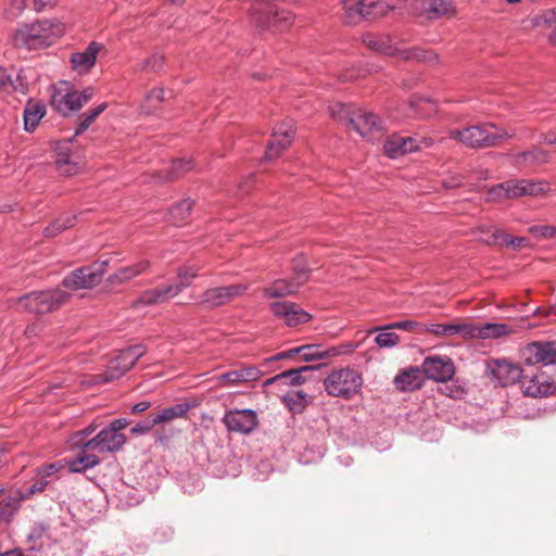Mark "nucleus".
<instances>
[{"label": "nucleus", "mask_w": 556, "mask_h": 556, "mask_svg": "<svg viewBox=\"0 0 556 556\" xmlns=\"http://www.w3.org/2000/svg\"><path fill=\"white\" fill-rule=\"evenodd\" d=\"M77 442L84 444L85 448L93 450L98 453H114L126 443V437L123 433H115L105 427L87 442Z\"/></svg>", "instance_id": "6ab92c4d"}, {"label": "nucleus", "mask_w": 556, "mask_h": 556, "mask_svg": "<svg viewBox=\"0 0 556 556\" xmlns=\"http://www.w3.org/2000/svg\"><path fill=\"white\" fill-rule=\"evenodd\" d=\"M108 108L105 102L99 104L98 106L89 110L84 114L81 122L75 130V136L83 134L85 130L89 128V126L94 122V119Z\"/></svg>", "instance_id": "37998d69"}, {"label": "nucleus", "mask_w": 556, "mask_h": 556, "mask_svg": "<svg viewBox=\"0 0 556 556\" xmlns=\"http://www.w3.org/2000/svg\"><path fill=\"white\" fill-rule=\"evenodd\" d=\"M513 129H502L494 124L475 125L462 130L451 131V137L469 148L497 147L508 138H513Z\"/></svg>", "instance_id": "7ed1b4c3"}, {"label": "nucleus", "mask_w": 556, "mask_h": 556, "mask_svg": "<svg viewBox=\"0 0 556 556\" xmlns=\"http://www.w3.org/2000/svg\"><path fill=\"white\" fill-rule=\"evenodd\" d=\"M55 167H62L67 161H72L68 142L55 143Z\"/></svg>", "instance_id": "de8ad7c7"}, {"label": "nucleus", "mask_w": 556, "mask_h": 556, "mask_svg": "<svg viewBox=\"0 0 556 556\" xmlns=\"http://www.w3.org/2000/svg\"><path fill=\"white\" fill-rule=\"evenodd\" d=\"M523 370L520 366L503 358L489 361L485 374L496 386L507 387L519 382L521 377H523Z\"/></svg>", "instance_id": "f8f14e48"}, {"label": "nucleus", "mask_w": 556, "mask_h": 556, "mask_svg": "<svg viewBox=\"0 0 556 556\" xmlns=\"http://www.w3.org/2000/svg\"><path fill=\"white\" fill-rule=\"evenodd\" d=\"M128 420L125 418H118L113 420L108 428L113 430L115 433H122L121 430L125 429L128 426Z\"/></svg>", "instance_id": "0e129e2a"}, {"label": "nucleus", "mask_w": 556, "mask_h": 556, "mask_svg": "<svg viewBox=\"0 0 556 556\" xmlns=\"http://www.w3.org/2000/svg\"><path fill=\"white\" fill-rule=\"evenodd\" d=\"M551 153L540 147H532L513 155V164L520 168H538L551 163Z\"/></svg>", "instance_id": "393cba45"}, {"label": "nucleus", "mask_w": 556, "mask_h": 556, "mask_svg": "<svg viewBox=\"0 0 556 556\" xmlns=\"http://www.w3.org/2000/svg\"><path fill=\"white\" fill-rule=\"evenodd\" d=\"M109 261L94 262L73 270L62 280V287L70 290L91 289L99 285L106 271Z\"/></svg>", "instance_id": "9d476101"}, {"label": "nucleus", "mask_w": 556, "mask_h": 556, "mask_svg": "<svg viewBox=\"0 0 556 556\" xmlns=\"http://www.w3.org/2000/svg\"><path fill=\"white\" fill-rule=\"evenodd\" d=\"M94 90L88 87L81 91H56L52 96V106L62 115H67L73 111H78L85 103L93 97Z\"/></svg>", "instance_id": "2eb2a0df"}, {"label": "nucleus", "mask_w": 556, "mask_h": 556, "mask_svg": "<svg viewBox=\"0 0 556 556\" xmlns=\"http://www.w3.org/2000/svg\"><path fill=\"white\" fill-rule=\"evenodd\" d=\"M193 168V163L188 159H179L173 161L170 167L165 174L160 173L157 179L160 181H173L179 179L185 174L189 173Z\"/></svg>", "instance_id": "72a5a7b5"}, {"label": "nucleus", "mask_w": 556, "mask_h": 556, "mask_svg": "<svg viewBox=\"0 0 556 556\" xmlns=\"http://www.w3.org/2000/svg\"><path fill=\"white\" fill-rule=\"evenodd\" d=\"M198 271L199 267L195 266L181 267L178 270L177 282L143 291L136 304L154 305L167 302L189 287L192 279L198 276Z\"/></svg>", "instance_id": "39448f33"}, {"label": "nucleus", "mask_w": 556, "mask_h": 556, "mask_svg": "<svg viewBox=\"0 0 556 556\" xmlns=\"http://www.w3.org/2000/svg\"><path fill=\"white\" fill-rule=\"evenodd\" d=\"M375 342L379 348L389 349L393 348L400 342V337L395 332L382 331L376 338Z\"/></svg>", "instance_id": "49530a36"}, {"label": "nucleus", "mask_w": 556, "mask_h": 556, "mask_svg": "<svg viewBox=\"0 0 556 556\" xmlns=\"http://www.w3.org/2000/svg\"><path fill=\"white\" fill-rule=\"evenodd\" d=\"M510 333V327L506 324L486 323L481 326V339L501 338Z\"/></svg>", "instance_id": "79ce46f5"}, {"label": "nucleus", "mask_w": 556, "mask_h": 556, "mask_svg": "<svg viewBox=\"0 0 556 556\" xmlns=\"http://www.w3.org/2000/svg\"><path fill=\"white\" fill-rule=\"evenodd\" d=\"M533 233L540 235L543 238L556 237V227L553 226H534L531 228Z\"/></svg>", "instance_id": "bf43d9fd"}, {"label": "nucleus", "mask_w": 556, "mask_h": 556, "mask_svg": "<svg viewBox=\"0 0 556 556\" xmlns=\"http://www.w3.org/2000/svg\"><path fill=\"white\" fill-rule=\"evenodd\" d=\"M521 355L527 365H556V340L535 341L527 344L521 350Z\"/></svg>", "instance_id": "dca6fc26"}, {"label": "nucleus", "mask_w": 556, "mask_h": 556, "mask_svg": "<svg viewBox=\"0 0 556 556\" xmlns=\"http://www.w3.org/2000/svg\"><path fill=\"white\" fill-rule=\"evenodd\" d=\"M163 61H164L163 55H161L159 53H154L151 56H149L148 59L138 63L135 67V71L136 72H147V71L157 72L159 70L162 68Z\"/></svg>", "instance_id": "a18cd8bd"}, {"label": "nucleus", "mask_w": 556, "mask_h": 556, "mask_svg": "<svg viewBox=\"0 0 556 556\" xmlns=\"http://www.w3.org/2000/svg\"><path fill=\"white\" fill-rule=\"evenodd\" d=\"M427 330L435 336L452 337L454 336V324H431Z\"/></svg>", "instance_id": "09e8293b"}, {"label": "nucleus", "mask_w": 556, "mask_h": 556, "mask_svg": "<svg viewBox=\"0 0 556 556\" xmlns=\"http://www.w3.org/2000/svg\"><path fill=\"white\" fill-rule=\"evenodd\" d=\"M425 376L421 367H408L397 374L393 383L395 388L402 392H412L424 386Z\"/></svg>", "instance_id": "bb28decb"}, {"label": "nucleus", "mask_w": 556, "mask_h": 556, "mask_svg": "<svg viewBox=\"0 0 556 556\" xmlns=\"http://www.w3.org/2000/svg\"><path fill=\"white\" fill-rule=\"evenodd\" d=\"M548 184L544 180H508L493 186L488 192L489 200L503 198H519L525 195L536 197L547 192Z\"/></svg>", "instance_id": "0eeeda50"}, {"label": "nucleus", "mask_w": 556, "mask_h": 556, "mask_svg": "<svg viewBox=\"0 0 556 556\" xmlns=\"http://www.w3.org/2000/svg\"><path fill=\"white\" fill-rule=\"evenodd\" d=\"M193 407L189 403H178L169 407H165L157 414L153 415L157 425L172 421L177 418L186 416V414Z\"/></svg>", "instance_id": "c9c22d12"}, {"label": "nucleus", "mask_w": 556, "mask_h": 556, "mask_svg": "<svg viewBox=\"0 0 556 556\" xmlns=\"http://www.w3.org/2000/svg\"><path fill=\"white\" fill-rule=\"evenodd\" d=\"M46 115V105L41 102L28 101L24 109V129L31 132Z\"/></svg>", "instance_id": "2f4dec72"}, {"label": "nucleus", "mask_w": 556, "mask_h": 556, "mask_svg": "<svg viewBox=\"0 0 556 556\" xmlns=\"http://www.w3.org/2000/svg\"><path fill=\"white\" fill-rule=\"evenodd\" d=\"M252 22L261 29L282 31L293 23V14L268 3H257L250 13Z\"/></svg>", "instance_id": "6e6552de"}, {"label": "nucleus", "mask_w": 556, "mask_h": 556, "mask_svg": "<svg viewBox=\"0 0 556 556\" xmlns=\"http://www.w3.org/2000/svg\"><path fill=\"white\" fill-rule=\"evenodd\" d=\"M156 421H155V418L154 416H150L148 417L147 419L138 422L137 425H135L130 432L132 434H146L148 433L154 426H156Z\"/></svg>", "instance_id": "3c124183"}, {"label": "nucleus", "mask_w": 556, "mask_h": 556, "mask_svg": "<svg viewBox=\"0 0 556 556\" xmlns=\"http://www.w3.org/2000/svg\"><path fill=\"white\" fill-rule=\"evenodd\" d=\"M397 9L394 1L388 0H361L355 8H349L348 14H343L346 25H357L363 21H375L386 16Z\"/></svg>", "instance_id": "1a4fd4ad"}, {"label": "nucleus", "mask_w": 556, "mask_h": 556, "mask_svg": "<svg viewBox=\"0 0 556 556\" xmlns=\"http://www.w3.org/2000/svg\"><path fill=\"white\" fill-rule=\"evenodd\" d=\"M291 269V278L300 286H303L308 280L309 269L307 268L306 258L303 254H299L292 260Z\"/></svg>", "instance_id": "a19ab883"}, {"label": "nucleus", "mask_w": 556, "mask_h": 556, "mask_svg": "<svg viewBox=\"0 0 556 556\" xmlns=\"http://www.w3.org/2000/svg\"><path fill=\"white\" fill-rule=\"evenodd\" d=\"M361 40L371 51L384 55L400 56L407 61L416 60L427 63H435L438 61V55L432 51L424 50L420 48L408 50L399 48L394 38L387 34L367 33L362 35Z\"/></svg>", "instance_id": "f03ea898"}, {"label": "nucleus", "mask_w": 556, "mask_h": 556, "mask_svg": "<svg viewBox=\"0 0 556 556\" xmlns=\"http://www.w3.org/2000/svg\"><path fill=\"white\" fill-rule=\"evenodd\" d=\"M71 294L61 288L33 291L11 300V306L18 312L47 314L65 304Z\"/></svg>", "instance_id": "f257e3e1"}, {"label": "nucleus", "mask_w": 556, "mask_h": 556, "mask_svg": "<svg viewBox=\"0 0 556 556\" xmlns=\"http://www.w3.org/2000/svg\"><path fill=\"white\" fill-rule=\"evenodd\" d=\"M273 136L275 140L267 146L265 151V159L267 161L277 159L281 151L286 150L291 144L294 130L291 125L281 124L274 128Z\"/></svg>", "instance_id": "a878e982"}, {"label": "nucleus", "mask_w": 556, "mask_h": 556, "mask_svg": "<svg viewBox=\"0 0 556 556\" xmlns=\"http://www.w3.org/2000/svg\"><path fill=\"white\" fill-rule=\"evenodd\" d=\"M299 352L298 348H293V349H290L288 351H283V352H280L276 355H274L273 357L269 358V361H280V359H286V358H289L293 355H296Z\"/></svg>", "instance_id": "774afa93"}, {"label": "nucleus", "mask_w": 556, "mask_h": 556, "mask_svg": "<svg viewBox=\"0 0 556 556\" xmlns=\"http://www.w3.org/2000/svg\"><path fill=\"white\" fill-rule=\"evenodd\" d=\"M418 327H419V324L417 321L401 320V321H395V323L389 324L383 329L384 330L399 329V330H405V331H414Z\"/></svg>", "instance_id": "5fc2aeb1"}, {"label": "nucleus", "mask_w": 556, "mask_h": 556, "mask_svg": "<svg viewBox=\"0 0 556 556\" xmlns=\"http://www.w3.org/2000/svg\"><path fill=\"white\" fill-rule=\"evenodd\" d=\"M150 267V262L144 260L140 261L131 266H126L118 269L114 275L110 276L109 280L112 283L118 282L123 283L128 281L138 275L144 273Z\"/></svg>", "instance_id": "473e14b6"}, {"label": "nucleus", "mask_w": 556, "mask_h": 556, "mask_svg": "<svg viewBox=\"0 0 556 556\" xmlns=\"http://www.w3.org/2000/svg\"><path fill=\"white\" fill-rule=\"evenodd\" d=\"M527 243V239L523 237H511L507 233H505V237H503L502 247H510L514 250H518L522 247H525Z\"/></svg>", "instance_id": "4d7b16f0"}, {"label": "nucleus", "mask_w": 556, "mask_h": 556, "mask_svg": "<svg viewBox=\"0 0 556 556\" xmlns=\"http://www.w3.org/2000/svg\"><path fill=\"white\" fill-rule=\"evenodd\" d=\"M23 500H25V496L20 491H16L14 494H10L0 501V522L8 521L18 509Z\"/></svg>", "instance_id": "e433bc0d"}, {"label": "nucleus", "mask_w": 556, "mask_h": 556, "mask_svg": "<svg viewBox=\"0 0 556 556\" xmlns=\"http://www.w3.org/2000/svg\"><path fill=\"white\" fill-rule=\"evenodd\" d=\"M76 219L77 216L70 213H65L59 217V220L62 223L61 226H64L66 229L73 227L76 223Z\"/></svg>", "instance_id": "69168bd1"}, {"label": "nucleus", "mask_w": 556, "mask_h": 556, "mask_svg": "<svg viewBox=\"0 0 556 556\" xmlns=\"http://www.w3.org/2000/svg\"><path fill=\"white\" fill-rule=\"evenodd\" d=\"M279 377H285V380L288 379L287 383L290 386H300L305 381L304 376L295 368L279 374Z\"/></svg>", "instance_id": "864d4df0"}, {"label": "nucleus", "mask_w": 556, "mask_h": 556, "mask_svg": "<svg viewBox=\"0 0 556 556\" xmlns=\"http://www.w3.org/2000/svg\"><path fill=\"white\" fill-rule=\"evenodd\" d=\"M412 12L426 20H438L452 16L455 13V7L453 0H414Z\"/></svg>", "instance_id": "f3484780"}, {"label": "nucleus", "mask_w": 556, "mask_h": 556, "mask_svg": "<svg viewBox=\"0 0 556 556\" xmlns=\"http://www.w3.org/2000/svg\"><path fill=\"white\" fill-rule=\"evenodd\" d=\"M478 232L480 233L479 240L488 245H502L503 237H505L503 230L491 225L480 226Z\"/></svg>", "instance_id": "4c0bfd02"}, {"label": "nucleus", "mask_w": 556, "mask_h": 556, "mask_svg": "<svg viewBox=\"0 0 556 556\" xmlns=\"http://www.w3.org/2000/svg\"><path fill=\"white\" fill-rule=\"evenodd\" d=\"M298 354L301 355V358L304 362L325 359L343 353V346H332L330 349L324 350L318 344H306L298 346Z\"/></svg>", "instance_id": "c756f323"}, {"label": "nucleus", "mask_w": 556, "mask_h": 556, "mask_svg": "<svg viewBox=\"0 0 556 556\" xmlns=\"http://www.w3.org/2000/svg\"><path fill=\"white\" fill-rule=\"evenodd\" d=\"M58 172L63 176H73L78 173V164L76 162L67 161L62 167H56Z\"/></svg>", "instance_id": "052dcab7"}, {"label": "nucleus", "mask_w": 556, "mask_h": 556, "mask_svg": "<svg viewBox=\"0 0 556 556\" xmlns=\"http://www.w3.org/2000/svg\"><path fill=\"white\" fill-rule=\"evenodd\" d=\"M223 422L228 431L248 434L257 427L258 419L253 409H237L227 412Z\"/></svg>", "instance_id": "aec40b11"}, {"label": "nucleus", "mask_w": 556, "mask_h": 556, "mask_svg": "<svg viewBox=\"0 0 556 556\" xmlns=\"http://www.w3.org/2000/svg\"><path fill=\"white\" fill-rule=\"evenodd\" d=\"M62 223L56 218L53 220L46 229H45V236L46 237H54L62 230L66 229L64 226H61Z\"/></svg>", "instance_id": "680f3d73"}, {"label": "nucleus", "mask_w": 556, "mask_h": 556, "mask_svg": "<svg viewBox=\"0 0 556 556\" xmlns=\"http://www.w3.org/2000/svg\"><path fill=\"white\" fill-rule=\"evenodd\" d=\"M305 399L306 394L303 391H293L285 395L282 400L289 407L294 405L302 408L305 405Z\"/></svg>", "instance_id": "8fccbe9b"}, {"label": "nucleus", "mask_w": 556, "mask_h": 556, "mask_svg": "<svg viewBox=\"0 0 556 556\" xmlns=\"http://www.w3.org/2000/svg\"><path fill=\"white\" fill-rule=\"evenodd\" d=\"M433 140L431 138L422 137L420 139L416 137H403L397 134L390 136L384 146V153L390 159H397L406 153L416 152L422 147L432 146Z\"/></svg>", "instance_id": "4468645a"}, {"label": "nucleus", "mask_w": 556, "mask_h": 556, "mask_svg": "<svg viewBox=\"0 0 556 556\" xmlns=\"http://www.w3.org/2000/svg\"><path fill=\"white\" fill-rule=\"evenodd\" d=\"M12 87H14V80L7 70L0 66V92L11 93Z\"/></svg>", "instance_id": "6e6d98bb"}, {"label": "nucleus", "mask_w": 556, "mask_h": 556, "mask_svg": "<svg viewBox=\"0 0 556 556\" xmlns=\"http://www.w3.org/2000/svg\"><path fill=\"white\" fill-rule=\"evenodd\" d=\"M59 0H34V9L37 12H42L56 5Z\"/></svg>", "instance_id": "e2e57ef3"}, {"label": "nucleus", "mask_w": 556, "mask_h": 556, "mask_svg": "<svg viewBox=\"0 0 556 556\" xmlns=\"http://www.w3.org/2000/svg\"><path fill=\"white\" fill-rule=\"evenodd\" d=\"M247 290L248 286L242 283L208 288L201 294L199 304L213 309L228 304Z\"/></svg>", "instance_id": "ddd939ff"}, {"label": "nucleus", "mask_w": 556, "mask_h": 556, "mask_svg": "<svg viewBox=\"0 0 556 556\" xmlns=\"http://www.w3.org/2000/svg\"><path fill=\"white\" fill-rule=\"evenodd\" d=\"M48 530V527H46L45 525H37L33 528L30 534H29V539L30 540H37V539H41L46 532Z\"/></svg>", "instance_id": "338daca9"}, {"label": "nucleus", "mask_w": 556, "mask_h": 556, "mask_svg": "<svg viewBox=\"0 0 556 556\" xmlns=\"http://www.w3.org/2000/svg\"><path fill=\"white\" fill-rule=\"evenodd\" d=\"M261 370L252 365L241 367L228 372L222 374L218 379L220 382L228 383L230 386L256 381L261 377Z\"/></svg>", "instance_id": "c85d7f7f"}, {"label": "nucleus", "mask_w": 556, "mask_h": 556, "mask_svg": "<svg viewBox=\"0 0 556 556\" xmlns=\"http://www.w3.org/2000/svg\"><path fill=\"white\" fill-rule=\"evenodd\" d=\"M56 35L51 21H36L20 25L13 35V43L28 50L40 49L52 45Z\"/></svg>", "instance_id": "20e7f679"}, {"label": "nucleus", "mask_w": 556, "mask_h": 556, "mask_svg": "<svg viewBox=\"0 0 556 556\" xmlns=\"http://www.w3.org/2000/svg\"><path fill=\"white\" fill-rule=\"evenodd\" d=\"M357 109L351 104L334 103L329 106V114L332 118L350 125V118H353Z\"/></svg>", "instance_id": "58836bf2"}, {"label": "nucleus", "mask_w": 556, "mask_h": 556, "mask_svg": "<svg viewBox=\"0 0 556 556\" xmlns=\"http://www.w3.org/2000/svg\"><path fill=\"white\" fill-rule=\"evenodd\" d=\"M193 202L190 199H184L169 211L170 222L175 225L184 223L190 215Z\"/></svg>", "instance_id": "ea45409f"}, {"label": "nucleus", "mask_w": 556, "mask_h": 556, "mask_svg": "<svg viewBox=\"0 0 556 556\" xmlns=\"http://www.w3.org/2000/svg\"><path fill=\"white\" fill-rule=\"evenodd\" d=\"M350 126L364 138L372 140L376 135L382 134L380 118L371 112L357 109L353 118H350Z\"/></svg>", "instance_id": "4be33fe9"}, {"label": "nucleus", "mask_w": 556, "mask_h": 556, "mask_svg": "<svg viewBox=\"0 0 556 556\" xmlns=\"http://www.w3.org/2000/svg\"><path fill=\"white\" fill-rule=\"evenodd\" d=\"M273 314L285 321L289 327H295L307 323L311 315L292 302H274L270 304Z\"/></svg>", "instance_id": "b1692460"}, {"label": "nucleus", "mask_w": 556, "mask_h": 556, "mask_svg": "<svg viewBox=\"0 0 556 556\" xmlns=\"http://www.w3.org/2000/svg\"><path fill=\"white\" fill-rule=\"evenodd\" d=\"M523 394L532 397L547 396L555 391V386L551 383L544 372L528 374L523 370V377L520 381Z\"/></svg>", "instance_id": "5701e85b"}, {"label": "nucleus", "mask_w": 556, "mask_h": 556, "mask_svg": "<svg viewBox=\"0 0 556 556\" xmlns=\"http://www.w3.org/2000/svg\"><path fill=\"white\" fill-rule=\"evenodd\" d=\"M101 48V43L92 41L83 52L73 53L71 56L73 68L79 73L88 72L94 65Z\"/></svg>", "instance_id": "cd10ccee"}, {"label": "nucleus", "mask_w": 556, "mask_h": 556, "mask_svg": "<svg viewBox=\"0 0 556 556\" xmlns=\"http://www.w3.org/2000/svg\"><path fill=\"white\" fill-rule=\"evenodd\" d=\"M455 334H459L465 339H481V326H476L470 323L454 324Z\"/></svg>", "instance_id": "c03bdc74"}, {"label": "nucleus", "mask_w": 556, "mask_h": 556, "mask_svg": "<svg viewBox=\"0 0 556 556\" xmlns=\"http://www.w3.org/2000/svg\"><path fill=\"white\" fill-rule=\"evenodd\" d=\"M62 469H64L62 462H55L37 468L33 482L25 493H22L23 496L27 498L30 495L43 492L50 483L60 479L59 472Z\"/></svg>", "instance_id": "412c9836"}, {"label": "nucleus", "mask_w": 556, "mask_h": 556, "mask_svg": "<svg viewBox=\"0 0 556 556\" xmlns=\"http://www.w3.org/2000/svg\"><path fill=\"white\" fill-rule=\"evenodd\" d=\"M302 286L294 279L281 278L263 289L266 298H283L295 293Z\"/></svg>", "instance_id": "7c9ffc66"}, {"label": "nucleus", "mask_w": 556, "mask_h": 556, "mask_svg": "<svg viewBox=\"0 0 556 556\" xmlns=\"http://www.w3.org/2000/svg\"><path fill=\"white\" fill-rule=\"evenodd\" d=\"M536 24L556 25V8L543 11L542 14L538 16Z\"/></svg>", "instance_id": "13d9d810"}, {"label": "nucleus", "mask_w": 556, "mask_h": 556, "mask_svg": "<svg viewBox=\"0 0 556 556\" xmlns=\"http://www.w3.org/2000/svg\"><path fill=\"white\" fill-rule=\"evenodd\" d=\"M96 429H97V426L91 424L88 427H86L85 429L75 432L72 437L73 445L78 446V447H84V444L78 443L77 441L87 442L88 440H86V439L90 434H92L96 431Z\"/></svg>", "instance_id": "603ef678"}, {"label": "nucleus", "mask_w": 556, "mask_h": 556, "mask_svg": "<svg viewBox=\"0 0 556 556\" xmlns=\"http://www.w3.org/2000/svg\"><path fill=\"white\" fill-rule=\"evenodd\" d=\"M324 387L329 395L349 400L362 390L363 377L353 368H340L328 375Z\"/></svg>", "instance_id": "423d86ee"}, {"label": "nucleus", "mask_w": 556, "mask_h": 556, "mask_svg": "<svg viewBox=\"0 0 556 556\" xmlns=\"http://www.w3.org/2000/svg\"><path fill=\"white\" fill-rule=\"evenodd\" d=\"M424 376L438 382H445L453 378L455 366L447 356L432 355L424 359L421 364Z\"/></svg>", "instance_id": "a211bd4d"}, {"label": "nucleus", "mask_w": 556, "mask_h": 556, "mask_svg": "<svg viewBox=\"0 0 556 556\" xmlns=\"http://www.w3.org/2000/svg\"><path fill=\"white\" fill-rule=\"evenodd\" d=\"M146 352L147 348L142 344L131 345L119 351V353L109 362L106 370L103 374L104 381H113L124 376Z\"/></svg>", "instance_id": "9b49d317"}, {"label": "nucleus", "mask_w": 556, "mask_h": 556, "mask_svg": "<svg viewBox=\"0 0 556 556\" xmlns=\"http://www.w3.org/2000/svg\"><path fill=\"white\" fill-rule=\"evenodd\" d=\"M83 451L75 458L67 462L71 472H84L100 464V458L94 454H87V450L81 447Z\"/></svg>", "instance_id": "f704fd0d"}]
</instances>
